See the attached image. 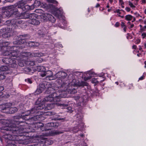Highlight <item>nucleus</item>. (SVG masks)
I'll return each instance as SVG.
<instances>
[{
    "label": "nucleus",
    "instance_id": "obj_1",
    "mask_svg": "<svg viewBox=\"0 0 146 146\" xmlns=\"http://www.w3.org/2000/svg\"><path fill=\"white\" fill-rule=\"evenodd\" d=\"M21 129L19 130L18 128L10 126L2 127L0 128V132L4 134L0 137V139L2 142L3 140L8 143L12 141H15L19 143L27 144L28 140L25 136H21L22 135H19L21 133Z\"/></svg>",
    "mask_w": 146,
    "mask_h": 146
},
{
    "label": "nucleus",
    "instance_id": "obj_2",
    "mask_svg": "<svg viewBox=\"0 0 146 146\" xmlns=\"http://www.w3.org/2000/svg\"><path fill=\"white\" fill-rule=\"evenodd\" d=\"M26 119H27L25 115L15 116L13 118V121L12 123H10L8 126H13V127H17L19 130L21 129L22 131L20 133L23 135V133L25 132L24 125L25 124V120Z\"/></svg>",
    "mask_w": 146,
    "mask_h": 146
},
{
    "label": "nucleus",
    "instance_id": "obj_3",
    "mask_svg": "<svg viewBox=\"0 0 146 146\" xmlns=\"http://www.w3.org/2000/svg\"><path fill=\"white\" fill-rule=\"evenodd\" d=\"M54 89L50 87H48L47 90L46 91V93L47 94H52L44 98V100L46 102L54 101V102H58L60 101V98L63 97L62 94H59L57 95V94L55 92H54Z\"/></svg>",
    "mask_w": 146,
    "mask_h": 146
},
{
    "label": "nucleus",
    "instance_id": "obj_4",
    "mask_svg": "<svg viewBox=\"0 0 146 146\" xmlns=\"http://www.w3.org/2000/svg\"><path fill=\"white\" fill-rule=\"evenodd\" d=\"M31 0H21L15 4L17 8L21 9L23 11H27L33 9L34 6L30 5L27 3H29Z\"/></svg>",
    "mask_w": 146,
    "mask_h": 146
},
{
    "label": "nucleus",
    "instance_id": "obj_5",
    "mask_svg": "<svg viewBox=\"0 0 146 146\" xmlns=\"http://www.w3.org/2000/svg\"><path fill=\"white\" fill-rule=\"evenodd\" d=\"M44 105L42 104H37L33 108L28 110L27 113L25 115V116L26 117L29 115H36L38 112V110H42L44 108Z\"/></svg>",
    "mask_w": 146,
    "mask_h": 146
},
{
    "label": "nucleus",
    "instance_id": "obj_6",
    "mask_svg": "<svg viewBox=\"0 0 146 146\" xmlns=\"http://www.w3.org/2000/svg\"><path fill=\"white\" fill-rule=\"evenodd\" d=\"M41 18L45 21L48 20L54 23L56 21V19L50 14L45 13L41 16Z\"/></svg>",
    "mask_w": 146,
    "mask_h": 146
},
{
    "label": "nucleus",
    "instance_id": "obj_7",
    "mask_svg": "<svg viewBox=\"0 0 146 146\" xmlns=\"http://www.w3.org/2000/svg\"><path fill=\"white\" fill-rule=\"evenodd\" d=\"M20 47L19 46H13L12 48H11V58L16 59L19 57V52L17 49L18 47Z\"/></svg>",
    "mask_w": 146,
    "mask_h": 146
},
{
    "label": "nucleus",
    "instance_id": "obj_8",
    "mask_svg": "<svg viewBox=\"0 0 146 146\" xmlns=\"http://www.w3.org/2000/svg\"><path fill=\"white\" fill-rule=\"evenodd\" d=\"M30 38L29 35H19V40L14 42V44H23L25 43V40L28 39Z\"/></svg>",
    "mask_w": 146,
    "mask_h": 146
},
{
    "label": "nucleus",
    "instance_id": "obj_9",
    "mask_svg": "<svg viewBox=\"0 0 146 146\" xmlns=\"http://www.w3.org/2000/svg\"><path fill=\"white\" fill-rule=\"evenodd\" d=\"M72 84L74 86L82 87H83L84 86H88L89 85V84L87 82L82 81L79 82L78 81H76L75 80H72Z\"/></svg>",
    "mask_w": 146,
    "mask_h": 146
},
{
    "label": "nucleus",
    "instance_id": "obj_10",
    "mask_svg": "<svg viewBox=\"0 0 146 146\" xmlns=\"http://www.w3.org/2000/svg\"><path fill=\"white\" fill-rule=\"evenodd\" d=\"M83 115L82 113L79 112L74 117L77 121H78V122L80 123L78 126V128L79 129L82 128L84 126V124L82 121V119L83 118Z\"/></svg>",
    "mask_w": 146,
    "mask_h": 146
},
{
    "label": "nucleus",
    "instance_id": "obj_11",
    "mask_svg": "<svg viewBox=\"0 0 146 146\" xmlns=\"http://www.w3.org/2000/svg\"><path fill=\"white\" fill-rule=\"evenodd\" d=\"M8 8L9 9L11 15H16L18 12L17 7L15 4L9 6Z\"/></svg>",
    "mask_w": 146,
    "mask_h": 146
},
{
    "label": "nucleus",
    "instance_id": "obj_12",
    "mask_svg": "<svg viewBox=\"0 0 146 146\" xmlns=\"http://www.w3.org/2000/svg\"><path fill=\"white\" fill-rule=\"evenodd\" d=\"M23 54H23V56L27 57H30L33 56L40 57L43 55L42 54V53H31L30 52H27Z\"/></svg>",
    "mask_w": 146,
    "mask_h": 146
},
{
    "label": "nucleus",
    "instance_id": "obj_13",
    "mask_svg": "<svg viewBox=\"0 0 146 146\" xmlns=\"http://www.w3.org/2000/svg\"><path fill=\"white\" fill-rule=\"evenodd\" d=\"M42 74L40 75V76L42 77H44L45 76H46L47 77L46 78H48V79L50 80H55L57 77L56 74H55L54 75L53 74H51L50 75H46V74Z\"/></svg>",
    "mask_w": 146,
    "mask_h": 146
},
{
    "label": "nucleus",
    "instance_id": "obj_14",
    "mask_svg": "<svg viewBox=\"0 0 146 146\" xmlns=\"http://www.w3.org/2000/svg\"><path fill=\"white\" fill-rule=\"evenodd\" d=\"M22 21L18 19H13L11 20V25H13L15 28L16 26L17 27L21 24L22 23Z\"/></svg>",
    "mask_w": 146,
    "mask_h": 146
},
{
    "label": "nucleus",
    "instance_id": "obj_15",
    "mask_svg": "<svg viewBox=\"0 0 146 146\" xmlns=\"http://www.w3.org/2000/svg\"><path fill=\"white\" fill-rule=\"evenodd\" d=\"M34 70L36 71L35 72H43L44 73L46 72H51V71L50 70L46 71L45 67L43 66H38L36 67Z\"/></svg>",
    "mask_w": 146,
    "mask_h": 146
},
{
    "label": "nucleus",
    "instance_id": "obj_16",
    "mask_svg": "<svg viewBox=\"0 0 146 146\" xmlns=\"http://www.w3.org/2000/svg\"><path fill=\"white\" fill-rule=\"evenodd\" d=\"M44 125L43 123H38L37 124V126L38 129H40V130L41 131H48L51 129L49 128H47L44 127Z\"/></svg>",
    "mask_w": 146,
    "mask_h": 146
},
{
    "label": "nucleus",
    "instance_id": "obj_17",
    "mask_svg": "<svg viewBox=\"0 0 146 146\" xmlns=\"http://www.w3.org/2000/svg\"><path fill=\"white\" fill-rule=\"evenodd\" d=\"M7 9H5L2 12V15L3 18L11 16L9 8L8 7Z\"/></svg>",
    "mask_w": 146,
    "mask_h": 146
},
{
    "label": "nucleus",
    "instance_id": "obj_18",
    "mask_svg": "<svg viewBox=\"0 0 146 146\" xmlns=\"http://www.w3.org/2000/svg\"><path fill=\"white\" fill-rule=\"evenodd\" d=\"M11 60L12 61L10 62V64L9 66L12 68H16L17 66V65L16 64L17 60H18V59H16L11 58Z\"/></svg>",
    "mask_w": 146,
    "mask_h": 146
},
{
    "label": "nucleus",
    "instance_id": "obj_19",
    "mask_svg": "<svg viewBox=\"0 0 146 146\" xmlns=\"http://www.w3.org/2000/svg\"><path fill=\"white\" fill-rule=\"evenodd\" d=\"M1 46L2 47H7V49H11L12 48L13 46H9L10 43L8 41H3L2 42Z\"/></svg>",
    "mask_w": 146,
    "mask_h": 146
},
{
    "label": "nucleus",
    "instance_id": "obj_20",
    "mask_svg": "<svg viewBox=\"0 0 146 146\" xmlns=\"http://www.w3.org/2000/svg\"><path fill=\"white\" fill-rule=\"evenodd\" d=\"M18 111L17 108L16 107H12L9 109V111H6V113L10 114L14 113Z\"/></svg>",
    "mask_w": 146,
    "mask_h": 146
},
{
    "label": "nucleus",
    "instance_id": "obj_21",
    "mask_svg": "<svg viewBox=\"0 0 146 146\" xmlns=\"http://www.w3.org/2000/svg\"><path fill=\"white\" fill-rule=\"evenodd\" d=\"M34 115V116L31 117V118L29 117V118H27V119H26V120H28L30 121H36L39 119V116L37 115Z\"/></svg>",
    "mask_w": 146,
    "mask_h": 146
},
{
    "label": "nucleus",
    "instance_id": "obj_22",
    "mask_svg": "<svg viewBox=\"0 0 146 146\" xmlns=\"http://www.w3.org/2000/svg\"><path fill=\"white\" fill-rule=\"evenodd\" d=\"M37 19H35L29 20V23L34 25H38L39 24L40 22Z\"/></svg>",
    "mask_w": 146,
    "mask_h": 146
},
{
    "label": "nucleus",
    "instance_id": "obj_23",
    "mask_svg": "<svg viewBox=\"0 0 146 146\" xmlns=\"http://www.w3.org/2000/svg\"><path fill=\"white\" fill-rule=\"evenodd\" d=\"M0 123L3 125H5V126H8L10 123L9 121L4 119H0Z\"/></svg>",
    "mask_w": 146,
    "mask_h": 146
},
{
    "label": "nucleus",
    "instance_id": "obj_24",
    "mask_svg": "<svg viewBox=\"0 0 146 146\" xmlns=\"http://www.w3.org/2000/svg\"><path fill=\"white\" fill-rule=\"evenodd\" d=\"M38 15L35 13H30L29 18L30 20L35 19H37Z\"/></svg>",
    "mask_w": 146,
    "mask_h": 146
},
{
    "label": "nucleus",
    "instance_id": "obj_25",
    "mask_svg": "<svg viewBox=\"0 0 146 146\" xmlns=\"http://www.w3.org/2000/svg\"><path fill=\"white\" fill-rule=\"evenodd\" d=\"M47 84L46 82L45 83L40 84L39 85V88L41 89V90L43 91L47 87Z\"/></svg>",
    "mask_w": 146,
    "mask_h": 146
},
{
    "label": "nucleus",
    "instance_id": "obj_26",
    "mask_svg": "<svg viewBox=\"0 0 146 146\" xmlns=\"http://www.w3.org/2000/svg\"><path fill=\"white\" fill-rule=\"evenodd\" d=\"M11 58H4L2 59V61L4 63L9 65L10 62L12 61L11 60Z\"/></svg>",
    "mask_w": 146,
    "mask_h": 146
},
{
    "label": "nucleus",
    "instance_id": "obj_27",
    "mask_svg": "<svg viewBox=\"0 0 146 146\" xmlns=\"http://www.w3.org/2000/svg\"><path fill=\"white\" fill-rule=\"evenodd\" d=\"M19 143L18 142H17L15 141H12L10 142H8L7 145L6 146H17L16 144V143Z\"/></svg>",
    "mask_w": 146,
    "mask_h": 146
},
{
    "label": "nucleus",
    "instance_id": "obj_28",
    "mask_svg": "<svg viewBox=\"0 0 146 146\" xmlns=\"http://www.w3.org/2000/svg\"><path fill=\"white\" fill-rule=\"evenodd\" d=\"M18 63L19 66L22 67L24 66V64H25L26 60H18Z\"/></svg>",
    "mask_w": 146,
    "mask_h": 146
},
{
    "label": "nucleus",
    "instance_id": "obj_29",
    "mask_svg": "<svg viewBox=\"0 0 146 146\" xmlns=\"http://www.w3.org/2000/svg\"><path fill=\"white\" fill-rule=\"evenodd\" d=\"M25 64L28 66H33L35 64V62L33 61L26 60Z\"/></svg>",
    "mask_w": 146,
    "mask_h": 146
},
{
    "label": "nucleus",
    "instance_id": "obj_30",
    "mask_svg": "<svg viewBox=\"0 0 146 146\" xmlns=\"http://www.w3.org/2000/svg\"><path fill=\"white\" fill-rule=\"evenodd\" d=\"M56 105V104L55 103H52L48 104L47 108L48 110H50L54 108Z\"/></svg>",
    "mask_w": 146,
    "mask_h": 146
},
{
    "label": "nucleus",
    "instance_id": "obj_31",
    "mask_svg": "<svg viewBox=\"0 0 146 146\" xmlns=\"http://www.w3.org/2000/svg\"><path fill=\"white\" fill-rule=\"evenodd\" d=\"M29 14L30 13L25 12L21 13V16L24 19H29Z\"/></svg>",
    "mask_w": 146,
    "mask_h": 146
},
{
    "label": "nucleus",
    "instance_id": "obj_32",
    "mask_svg": "<svg viewBox=\"0 0 146 146\" xmlns=\"http://www.w3.org/2000/svg\"><path fill=\"white\" fill-rule=\"evenodd\" d=\"M32 5L36 7H39V6H41L40 2L39 1L36 0L35 1L34 4Z\"/></svg>",
    "mask_w": 146,
    "mask_h": 146
},
{
    "label": "nucleus",
    "instance_id": "obj_33",
    "mask_svg": "<svg viewBox=\"0 0 146 146\" xmlns=\"http://www.w3.org/2000/svg\"><path fill=\"white\" fill-rule=\"evenodd\" d=\"M10 33L7 32L2 34V36L4 38H6L10 37Z\"/></svg>",
    "mask_w": 146,
    "mask_h": 146
},
{
    "label": "nucleus",
    "instance_id": "obj_34",
    "mask_svg": "<svg viewBox=\"0 0 146 146\" xmlns=\"http://www.w3.org/2000/svg\"><path fill=\"white\" fill-rule=\"evenodd\" d=\"M8 70V68L6 66H2L0 67V72L7 71Z\"/></svg>",
    "mask_w": 146,
    "mask_h": 146
},
{
    "label": "nucleus",
    "instance_id": "obj_35",
    "mask_svg": "<svg viewBox=\"0 0 146 146\" xmlns=\"http://www.w3.org/2000/svg\"><path fill=\"white\" fill-rule=\"evenodd\" d=\"M46 127H47V128H48V127H55L56 126V123L53 122H50L46 124Z\"/></svg>",
    "mask_w": 146,
    "mask_h": 146
},
{
    "label": "nucleus",
    "instance_id": "obj_36",
    "mask_svg": "<svg viewBox=\"0 0 146 146\" xmlns=\"http://www.w3.org/2000/svg\"><path fill=\"white\" fill-rule=\"evenodd\" d=\"M23 71L25 72H31V69L29 67H26L24 68H23Z\"/></svg>",
    "mask_w": 146,
    "mask_h": 146
},
{
    "label": "nucleus",
    "instance_id": "obj_37",
    "mask_svg": "<svg viewBox=\"0 0 146 146\" xmlns=\"http://www.w3.org/2000/svg\"><path fill=\"white\" fill-rule=\"evenodd\" d=\"M8 49H7V51H6L4 52V55L9 56V57H10L11 54V50H10L9 51H8Z\"/></svg>",
    "mask_w": 146,
    "mask_h": 146
},
{
    "label": "nucleus",
    "instance_id": "obj_38",
    "mask_svg": "<svg viewBox=\"0 0 146 146\" xmlns=\"http://www.w3.org/2000/svg\"><path fill=\"white\" fill-rule=\"evenodd\" d=\"M55 15L56 16L59 17L62 15V11L59 10H57L55 12Z\"/></svg>",
    "mask_w": 146,
    "mask_h": 146
},
{
    "label": "nucleus",
    "instance_id": "obj_39",
    "mask_svg": "<svg viewBox=\"0 0 146 146\" xmlns=\"http://www.w3.org/2000/svg\"><path fill=\"white\" fill-rule=\"evenodd\" d=\"M125 17V20L127 21H130L132 19L133 17L131 15H126Z\"/></svg>",
    "mask_w": 146,
    "mask_h": 146
},
{
    "label": "nucleus",
    "instance_id": "obj_40",
    "mask_svg": "<svg viewBox=\"0 0 146 146\" xmlns=\"http://www.w3.org/2000/svg\"><path fill=\"white\" fill-rule=\"evenodd\" d=\"M8 104L7 103L5 105H4L5 107H3L2 108L3 110H6L5 112H6V111H9V109L10 108L8 106Z\"/></svg>",
    "mask_w": 146,
    "mask_h": 146
},
{
    "label": "nucleus",
    "instance_id": "obj_41",
    "mask_svg": "<svg viewBox=\"0 0 146 146\" xmlns=\"http://www.w3.org/2000/svg\"><path fill=\"white\" fill-rule=\"evenodd\" d=\"M8 104L7 103L5 105H4L5 107H3L2 108L3 110H6L5 112H6V111H9V109L10 108L8 106Z\"/></svg>",
    "mask_w": 146,
    "mask_h": 146
},
{
    "label": "nucleus",
    "instance_id": "obj_42",
    "mask_svg": "<svg viewBox=\"0 0 146 146\" xmlns=\"http://www.w3.org/2000/svg\"><path fill=\"white\" fill-rule=\"evenodd\" d=\"M42 92V91L41 90V89H40L39 88H38L35 91V95H38L41 93Z\"/></svg>",
    "mask_w": 146,
    "mask_h": 146
},
{
    "label": "nucleus",
    "instance_id": "obj_43",
    "mask_svg": "<svg viewBox=\"0 0 146 146\" xmlns=\"http://www.w3.org/2000/svg\"><path fill=\"white\" fill-rule=\"evenodd\" d=\"M62 132L59 131L57 130L54 131L52 132V134L53 135H56L62 133Z\"/></svg>",
    "mask_w": 146,
    "mask_h": 146
},
{
    "label": "nucleus",
    "instance_id": "obj_44",
    "mask_svg": "<svg viewBox=\"0 0 146 146\" xmlns=\"http://www.w3.org/2000/svg\"><path fill=\"white\" fill-rule=\"evenodd\" d=\"M7 32V30L5 28H3L0 30V33L1 34H3Z\"/></svg>",
    "mask_w": 146,
    "mask_h": 146
},
{
    "label": "nucleus",
    "instance_id": "obj_45",
    "mask_svg": "<svg viewBox=\"0 0 146 146\" xmlns=\"http://www.w3.org/2000/svg\"><path fill=\"white\" fill-rule=\"evenodd\" d=\"M46 115H51L54 114V112L51 111H48L46 112Z\"/></svg>",
    "mask_w": 146,
    "mask_h": 146
},
{
    "label": "nucleus",
    "instance_id": "obj_46",
    "mask_svg": "<svg viewBox=\"0 0 146 146\" xmlns=\"http://www.w3.org/2000/svg\"><path fill=\"white\" fill-rule=\"evenodd\" d=\"M92 76L90 75L88 77H84V80L85 81H86L88 80L91 79L92 77Z\"/></svg>",
    "mask_w": 146,
    "mask_h": 146
},
{
    "label": "nucleus",
    "instance_id": "obj_47",
    "mask_svg": "<svg viewBox=\"0 0 146 146\" xmlns=\"http://www.w3.org/2000/svg\"><path fill=\"white\" fill-rule=\"evenodd\" d=\"M77 91L74 88L70 90V93L71 94H74L76 93Z\"/></svg>",
    "mask_w": 146,
    "mask_h": 146
},
{
    "label": "nucleus",
    "instance_id": "obj_48",
    "mask_svg": "<svg viewBox=\"0 0 146 146\" xmlns=\"http://www.w3.org/2000/svg\"><path fill=\"white\" fill-rule=\"evenodd\" d=\"M5 76L2 74H0V80H2L5 78Z\"/></svg>",
    "mask_w": 146,
    "mask_h": 146
},
{
    "label": "nucleus",
    "instance_id": "obj_49",
    "mask_svg": "<svg viewBox=\"0 0 146 146\" xmlns=\"http://www.w3.org/2000/svg\"><path fill=\"white\" fill-rule=\"evenodd\" d=\"M4 89V87L3 86H0V96L2 95L3 93L2 92V91H3Z\"/></svg>",
    "mask_w": 146,
    "mask_h": 146
},
{
    "label": "nucleus",
    "instance_id": "obj_50",
    "mask_svg": "<svg viewBox=\"0 0 146 146\" xmlns=\"http://www.w3.org/2000/svg\"><path fill=\"white\" fill-rule=\"evenodd\" d=\"M59 115H57V118L55 119H56L59 121H60V120H62V121H64V120L65 119V118H59Z\"/></svg>",
    "mask_w": 146,
    "mask_h": 146
},
{
    "label": "nucleus",
    "instance_id": "obj_51",
    "mask_svg": "<svg viewBox=\"0 0 146 146\" xmlns=\"http://www.w3.org/2000/svg\"><path fill=\"white\" fill-rule=\"evenodd\" d=\"M129 5L132 8H135V6L133 3H131L130 1H129Z\"/></svg>",
    "mask_w": 146,
    "mask_h": 146
},
{
    "label": "nucleus",
    "instance_id": "obj_52",
    "mask_svg": "<svg viewBox=\"0 0 146 146\" xmlns=\"http://www.w3.org/2000/svg\"><path fill=\"white\" fill-rule=\"evenodd\" d=\"M29 44H32L31 45V46H36V45L35 44V43L34 42H29Z\"/></svg>",
    "mask_w": 146,
    "mask_h": 146
},
{
    "label": "nucleus",
    "instance_id": "obj_53",
    "mask_svg": "<svg viewBox=\"0 0 146 146\" xmlns=\"http://www.w3.org/2000/svg\"><path fill=\"white\" fill-rule=\"evenodd\" d=\"M48 1L49 2L53 3H57V2L55 0H48Z\"/></svg>",
    "mask_w": 146,
    "mask_h": 146
},
{
    "label": "nucleus",
    "instance_id": "obj_54",
    "mask_svg": "<svg viewBox=\"0 0 146 146\" xmlns=\"http://www.w3.org/2000/svg\"><path fill=\"white\" fill-rule=\"evenodd\" d=\"M67 110H68V111L70 113H71L72 111L71 110L72 108L70 107H68L67 108Z\"/></svg>",
    "mask_w": 146,
    "mask_h": 146
},
{
    "label": "nucleus",
    "instance_id": "obj_55",
    "mask_svg": "<svg viewBox=\"0 0 146 146\" xmlns=\"http://www.w3.org/2000/svg\"><path fill=\"white\" fill-rule=\"evenodd\" d=\"M80 98H81L80 97V96H75L74 97V99L76 101H78V100H79Z\"/></svg>",
    "mask_w": 146,
    "mask_h": 146
},
{
    "label": "nucleus",
    "instance_id": "obj_56",
    "mask_svg": "<svg viewBox=\"0 0 146 146\" xmlns=\"http://www.w3.org/2000/svg\"><path fill=\"white\" fill-rule=\"evenodd\" d=\"M11 20H7L6 21V24H10V25H11Z\"/></svg>",
    "mask_w": 146,
    "mask_h": 146
},
{
    "label": "nucleus",
    "instance_id": "obj_57",
    "mask_svg": "<svg viewBox=\"0 0 146 146\" xmlns=\"http://www.w3.org/2000/svg\"><path fill=\"white\" fill-rule=\"evenodd\" d=\"M145 76L144 75H143L139 79V80H142L144 79V77H145Z\"/></svg>",
    "mask_w": 146,
    "mask_h": 146
},
{
    "label": "nucleus",
    "instance_id": "obj_58",
    "mask_svg": "<svg viewBox=\"0 0 146 146\" xmlns=\"http://www.w3.org/2000/svg\"><path fill=\"white\" fill-rule=\"evenodd\" d=\"M141 36H142V38H144L145 37H146V33H142Z\"/></svg>",
    "mask_w": 146,
    "mask_h": 146
},
{
    "label": "nucleus",
    "instance_id": "obj_59",
    "mask_svg": "<svg viewBox=\"0 0 146 146\" xmlns=\"http://www.w3.org/2000/svg\"><path fill=\"white\" fill-rule=\"evenodd\" d=\"M140 42V40L139 39H137L135 41V42L136 44H138Z\"/></svg>",
    "mask_w": 146,
    "mask_h": 146
},
{
    "label": "nucleus",
    "instance_id": "obj_60",
    "mask_svg": "<svg viewBox=\"0 0 146 146\" xmlns=\"http://www.w3.org/2000/svg\"><path fill=\"white\" fill-rule=\"evenodd\" d=\"M125 9L127 11L129 12L130 11L131 9L130 8L128 7H126L125 8Z\"/></svg>",
    "mask_w": 146,
    "mask_h": 146
},
{
    "label": "nucleus",
    "instance_id": "obj_61",
    "mask_svg": "<svg viewBox=\"0 0 146 146\" xmlns=\"http://www.w3.org/2000/svg\"><path fill=\"white\" fill-rule=\"evenodd\" d=\"M120 10L118 9L115 10V12L118 13L119 14H120L121 13L120 12Z\"/></svg>",
    "mask_w": 146,
    "mask_h": 146
},
{
    "label": "nucleus",
    "instance_id": "obj_62",
    "mask_svg": "<svg viewBox=\"0 0 146 146\" xmlns=\"http://www.w3.org/2000/svg\"><path fill=\"white\" fill-rule=\"evenodd\" d=\"M3 18L2 15L0 14V23L1 22L2 19Z\"/></svg>",
    "mask_w": 146,
    "mask_h": 146
},
{
    "label": "nucleus",
    "instance_id": "obj_63",
    "mask_svg": "<svg viewBox=\"0 0 146 146\" xmlns=\"http://www.w3.org/2000/svg\"><path fill=\"white\" fill-rule=\"evenodd\" d=\"M119 23L118 22H117L115 25V26L116 27H118L119 26Z\"/></svg>",
    "mask_w": 146,
    "mask_h": 146
},
{
    "label": "nucleus",
    "instance_id": "obj_64",
    "mask_svg": "<svg viewBox=\"0 0 146 146\" xmlns=\"http://www.w3.org/2000/svg\"><path fill=\"white\" fill-rule=\"evenodd\" d=\"M27 81L29 83L31 84L32 83V82L30 79H28Z\"/></svg>",
    "mask_w": 146,
    "mask_h": 146
}]
</instances>
